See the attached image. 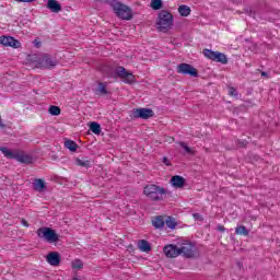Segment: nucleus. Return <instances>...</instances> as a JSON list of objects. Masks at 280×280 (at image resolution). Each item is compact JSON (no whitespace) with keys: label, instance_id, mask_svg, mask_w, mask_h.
<instances>
[{"label":"nucleus","instance_id":"obj_1","mask_svg":"<svg viewBox=\"0 0 280 280\" xmlns=\"http://www.w3.org/2000/svg\"><path fill=\"white\" fill-rule=\"evenodd\" d=\"M174 26V15L167 10H162L158 13L156 27L159 32H170Z\"/></svg>","mask_w":280,"mask_h":280},{"label":"nucleus","instance_id":"obj_2","mask_svg":"<svg viewBox=\"0 0 280 280\" xmlns=\"http://www.w3.org/2000/svg\"><path fill=\"white\" fill-rule=\"evenodd\" d=\"M179 255L186 259H194V257H198V248L189 241L177 243L176 256Z\"/></svg>","mask_w":280,"mask_h":280},{"label":"nucleus","instance_id":"obj_3","mask_svg":"<svg viewBox=\"0 0 280 280\" xmlns=\"http://www.w3.org/2000/svg\"><path fill=\"white\" fill-rule=\"evenodd\" d=\"M37 236L48 244H58V242H60L58 233H56L54 229L47 226L39 228L37 230Z\"/></svg>","mask_w":280,"mask_h":280},{"label":"nucleus","instance_id":"obj_4","mask_svg":"<svg viewBox=\"0 0 280 280\" xmlns=\"http://www.w3.org/2000/svg\"><path fill=\"white\" fill-rule=\"evenodd\" d=\"M164 194H167L165 188L156 185H149L144 187V195L150 198V200H163Z\"/></svg>","mask_w":280,"mask_h":280},{"label":"nucleus","instance_id":"obj_5","mask_svg":"<svg viewBox=\"0 0 280 280\" xmlns=\"http://www.w3.org/2000/svg\"><path fill=\"white\" fill-rule=\"evenodd\" d=\"M113 10L118 19H122V21H130L132 19V10L126 4L115 2L113 4Z\"/></svg>","mask_w":280,"mask_h":280},{"label":"nucleus","instance_id":"obj_6","mask_svg":"<svg viewBox=\"0 0 280 280\" xmlns=\"http://www.w3.org/2000/svg\"><path fill=\"white\" fill-rule=\"evenodd\" d=\"M203 56H206V58H208L209 60H213L214 62H221V65H228L229 62V58H226V55L220 51L203 49Z\"/></svg>","mask_w":280,"mask_h":280},{"label":"nucleus","instance_id":"obj_7","mask_svg":"<svg viewBox=\"0 0 280 280\" xmlns=\"http://www.w3.org/2000/svg\"><path fill=\"white\" fill-rule=\"evenodd\" d=\"M177 73L190 75V78H198V70L189 63H179L177 66Z\"/></svg>","mask_w":280,"mask_h":280},{"label":"nucleus","instance_id":"obj_8","mask_svg":"<svg viewBox=\"0 0 280 280\" xmlns=\"http://www.w3.org/2000/svg\"><path fill=\"white\" fill-rule=\"evenodd\" d=\"M154 115V110L151 108H137L131 113L132 119H150Z\"/></svg>","mask_w":280,"mask_h":280},{"label":"nucleus","instance_id":"obj_9","mask_svg":"<svg viewBox=\"0 0 280 280\" xmlns=\"http://www.w3.org/2000/svg\"><path fill=\"white\" fill-rule=\"evenodd\" d=\"M39 63L42 65V67H44V69H54L58 67V59L52 58V56L49 54H44L40 58Z\"/></svg>","mask_w":280,"mask_h":280},{"label":"nucleus","instance_id":"obj_10","mask_svg":"<svg viewBox=\"0 0 280 280\" xmlns=\"http://www.w3.org/2000/svg\"><path fill=\"white\" fill-rule=\"evenodd\" d=\"M0 45H3L4 47H13V49H19V47H21V42L16 40L12 36H3L0 38Z\"/></svg>","mask_w":280,"mask_h":280},{"label":"nucleus","instance_id":"obj_11","mask_svg":"<svg viewBox=\"0 0 280 280\" xmlns=\"http://www.w3.org/2000/svg\"><path fill=\"white\" fill-rule=\"evenodd\" d=\"M116 73L117 75H119V78H122L125 82H127L128 84L135 82V75L126 71V68L124 67H118Z\"/></svg>","mask_w":280,"mask_h":280},{"label":"nucleus","instance_id":"obj_12","mask_svg":"<svg viewBox=\"0 0 280 280\" xmlns=\"http://www.w3.org/2000/svg\"><path fill=\"white\" fill-rule=\"evenodd\" d=\"M46 261L50 266H60V253L51 252L46 256Z\"/></svg>","mask_w":280,"mask_h":280},{"label":"nucleus","instance_id":"obj_13","mask_svg":"<svg viewBox=\"0 0 280 280\" xmlns=\"http://www.w3.org/2000/svg\"><path fill=\"white\" fill-rule=\"evenodd\" d=\"M46 8L50 10V12H54L55 14H58V12H62V4H60L58 0H48Z\"/></svg>","mask_w":280,"mask_h":280},{"label":"nucleus","instance_id":"obj_14","mask_svg":"<svg viewBox=\"0 0 280 280\" xmlns=\"http://www.w3.org/2000/svg\"><path fill=\"white\" fill-rule=\"evenodd\" d=\"M33 189L34 191L43 194V191L47 189V184H45V180H43L42 178H36L33 180Z\"/></svg>","mask_w":280,"mask_h":280},{"label":"nucleus","instance_id":"obj_15","mask_svg":"<svg viewBox=\"0 0 280 280\" xmlns=\"http://www.w3.org/2000/svg\"><path fill=\"white\" fill-rule=\"evenodd\" d=\"M163 253L170 259H174V257H176V245L174 244L165 245L163 248Z\"/></svg>","mask_w":280,"mask_h":280},{"label":"nucleus","instance_id":"obj_16","mask_svg":"<svg viewBox=\"0 0 280 280\" xmlns=\"http://www.w3.org/2000/svg\"><path fill=\"white\" fill-rule=\"evenodd\" d=\"M13 159H15V161H19V163H32V156L25 153H15Z\"/></svg>","mask_w":280,"mask_h":280},{"label":"nucleus","instance_id":"obj_17","mask_svg":"<svg viewBox=\"0 0 280 280\" xmlns=\"http://www.w3.org/2000/svg\"><path fill=\"white\" fill-rule=\"evenodd\" d=\"M138 248L142 253H150V250H152V246H150V243L145 240L138 241Z\"/></svg>","mask_w":280,"mask_h":280},{"label":"nucleus","instance_id":"obj_18","mask_svg":"<svg viewBox=\"0 0 280 280\" xmlns=\"http://www.w3.org/2000/svg\"><path fill=\"white\" fill-rule=\"evenodd\" d=\"M152 224L155 229H163L165 226V220H163V217H155L152 219Z\"/></svg>","mask_w":280,"mask_h":280},{"label":"nucleus","instance_id":"obj_19","mask_svg":"<svg viewBox=\"0 0 280 280\" xmlns=\"http://www.w3.org/2000/svg\"><path fill=\"white\" fill-rule=\"evenodd\" d=\"M177 10L180 16H189L191 14V8L185 4L179 5Z\"/></svg>","mask_w":280,"mask_h":280},{"label":"nucleus","instance_id":"obj_20","mask_svg":"<svg viewBox=\"0 0 280 280\" xmlns=\"http://www.w3.org/2000/svg\"><path fill=\"white\" fill-rule=\"evenodd\" d=\"M164 224H166L167 229H171V231H174L176 229V219L174 217H167L164 221Z\"/></svg>","mask_w":280,"mask_h":280},{"label":"nucleus","instance_id":"obj_21","mask_svg":"<svg viewBox=\"0 0 280 280\" xmlns=\"http://www.w3.org/2000/svg\"><path fill=\"white\" fill-rule=\"evenodd\" d=\"M178 145L184 151V154H190L191 156H194V154H196V151H194V149L188 147L185 142H178Z\"/></svg>","mask_w":280,"mask_h":280},{"label":"nucleus","instance_id":"obj_22","mask_svg":"<svg viewBox=\"0 0 280 280\" xmlns=\"http://www.w3.org/2000/svg\"><path fill=\"white\" fill-rule=\"evenodd\" d=\"M65 147L70 150V152H75L78 150V143L73 140H66Z\"/></svg>","mask_w":280,"mask_h":280},{"label":"nucleus","instance_id":"obj_23","mask_svg":"<svg viewBox=\"0 0 280 280\" xmlns=\"http://www.w3.org/2000/svg\"><path fill=\"white\" fill-rule=\"evenodd\" d=\"M236 235H244L245 237H248L250 232L246 229V226L241 225L235 229Z\"/></svg>","mask_w":280,"mask_h":280},{"label":"nucleus","instance_id":"obj_24","mask_svg":"<svg viewBox=\"0 0 280 280\" xmlns=\"http://www.w3.org/2000/svg\"><path fill=\"white\" fill-rule=\"evenodd\" d=\"M90 130H91L94 135H101V133H102V127H101L100 124H97V122H91V124H90Z\"/></svg>","mask_w":280,"mask_h":280},{"label":"nucleus","instance_id":"obj_25","mask_svg":"<svg viewBox=\"0 0 280 280\" xmlns=\"http://www.w3.org/2000/svg\"><path fill=\"white\" fill-rule=\"evenodd\" d=\"M187 180L180 176V175H176V188L177 189H183V187H185Z\"/></svg>","mask_w":280,"mask_h":280},{"label":"nucleus","instance_id":"obj_26","mask_svg":"<svg viewBox=\"0 0 280 280\" xmlns=\"http://www.w3.org/2000/svg\"><path fill=\"white\" fill-rule=\"evenodd\" d=\"M152 10H161L163 8V0H151Z\"/></svg>","mask_w":280,"mask_h":280},{"label":"nucleus","instance_id":"obj_27","mask_svg":"<svg viewBox=\"0 0 280 280\" xmlns=\"http://www.w3.org/2000/svg\"><path fill=\"white\" fill-rule=\"evenodd\" d=\"M72 268H73L74 270H82V268H84V262H82L81 259H74V260L72 261Z\"/></svg>","mask_w":280,"mask_h":280},{"label":"nucleus","instance_id":"obj_28","mask_svg":"<svg viewBox=\"0 0 280 280\" xmlns=\"http://www.w3.org/2000/svg\"><path fill=\"white\" fill-rule=\"evenodd\" d=\"M48 113L50 115H52L54 117H57L58 115H60V107L56 106V105H51L49 108H48Z\"/></svg>","mask_w":280,"mask_h":280},{"label":"nucleus","instance_id":"obj_29","mask_svg":"<svg viewBox=\"0 0 280 280\" xmlns=\"http://www.w3.org/2000/svg\"><path fill=\"white\" fill-rule=\"evenodd\" d=\"M0 151L2 152V154H4V156H7V159H14V156L16 154V153H13L12 151H10L5 147L1 148Z\"/></svg>","mask_w":280,"mask_h":280},{"label":"nucleus","instance_id":"obj_30","mask_svg":"<svg viewBox=\"0 0 280 280\" xmlns=\"http://www.w3.org/2000/svg\"><path fill=\"white\" fill-rule=\"evenodd\" d=\"M97 91L101 95H108V91L106 90V83H98Z\"/></svg>","mask_w":280,"mask_h":280},{"label":"nucleus","instance_id":"obj_31","mask_svg":"<svg viewBox=\"0 0 280 280\" xmlns=\"http://www.w3.org/2000/svg\"><path fill=\"white\" fill-rule=\"evenodd\" d=\"M77 165L80 167H91V161L77 159Z\"/></svg>","mask_w":280,"mask_h":280},{"label":"nucleus","instance_id":"obj_32","mask_svg":"<svg viewBox=\"0 0 280 280\" xmlns=\"http://www.w3.org/2000/svg\"><path fill=\"white\" fill-rule=\"evenodd\" d=\"M229 95L232 97H237V90H235V88H230Z\"/></svg>","mask_w":280,"mask_h":280},{"label":"nucleus","instance_id":"obj_33","mask_svg":"<svg viewBox=\"0 0 280 280\" xmlns=\"http://www.w3.org/2000/svg\"><path fill=\"white\" fill-rule=\"evenodd\" d=\"M237 144L240 145V148H246V145H248V141H246V140H237Z\"/></svg>","mask_w":280,"mask_h":280},{"label":"nucleus","instance_id":"obj_34","mask_svg":"<svg viewBox=\"0 0 280 280\" xmlns=\"http://www.w3.org/2000/svg\"><path fill=\"white\" fill-rule=\"evenodd\" d=\"M194 220H198L199 222H202V215L200 213H194L192 214Z\"/></svg>","mask_w":280,"mask_h":280},{"label":"nucleus","instance_id":"obj_35","mask_svg":"<svg viewBox=\"0 0 280 280\" xmlns=\"http://www.w3.org/2000/svg\"><path fill=\"white\" fill-rule=\"evenodd\" d=\"M217 231H220V233H224V231H226V228H224V225H218Z\"/></svg>","mask_w":280,"mask_h":280},{"label":"nucleus","instance_id":"obj_36","mask_svg":"<svg viewBox=\"0 0 280 280\" xmlns=\"http://www.w3.org/2000/svg\"><path fill=\"white\" fill-rule=\"evenodd\" d=\"M171 185H172L173 187H176V176H173V177L171 178Z\"/></svg>","mask_w":280,"mask_h":280},{"label":"nucleus","instance_id":"obj_37","mask_svg":"<svg viewBox=\"0 0 280 280\" xmlns=\"http://www.w3.org/2000/svg\"><path fill=\"white\" fill-rule=\"evenodd\" d=\"M21 222H22V225H23V226H26V229L30 228V223H27V220L22 219Z\"/></svg>","mask_w":280,"mask_h":280},{"label":"nucleus","instance_id":"obj_38","mask_svg":"<svg viewBox=\"0 0 280 280\" xmlns=\"http://www.w3.org/2000/svg\"><path fill=\"white\" fill-rule=\"evenodd\" d=\"M34 45H35V47H37V49L40 47V42H37V40H35L34 42Z\"/></svg>","mask_w":280,"mask_h":280},{"label":"nucleus","instance_id":"obj_39","mask_svg":"<svg viewBox=\"0 0 280 280\" xmlns=\"http://www.w3.org/2000/svg\"><path fill=\"white\" fill-rule=\"evenodd\" d=\"M163 163H165V165H170V160H167V158H164Z\"/></svg>","mask_w":280,"mask_h":280},{"label":"nucleus","instance_id":"obj_40","mask_svg":"<svg viewBox=\"0 0 280 280\" xmlns=\"http://www.w3.org/2000/svg\"><path fill=\"white\" fill-rule=\"evenodd\" d=\"M35 0H25V3H32Z\"/></svg>","mask_w":280,"mask_h":280},{"label":"nucleus","instance_id":"obj_41","mask_svg":"<svg viewBox=\"0 0 280 280\" xmlns=\"http://www.w3.org/2000/svg\"><path fill=\"white\" fill-rule=\"evenodd\" d=\"M18 1L19 3H25V0H15Z\"/></svg>","mask_w":280,"mask_h":280},{"label":"nucleus","instance_id":"obj_42","mask_svg":"<svg viewBox=\"0 0 280 280\" xmlns=\"http://www.w3.org/2000/svg\"><path fill=\"white\" fill-rule=\"evenodd\" d=\"M261 75L266 77V75H268V73L267 72H261Z\"/></svg>","mask_w":280,"mask_h":280},{"label":"nucleus","instance_id":"obj_43","mask_svg":"<svg viewBox=\"0 0 280 280\" xmlns=\"http://www.w3.org/2000/svg\"><path fill=\"white\" fill-rule=\"evenodd\" d=\"M72 280H81L80 278H78V277H74Z\"/></svg>","mask_w":280,"mask_h":280}]
</instances>
